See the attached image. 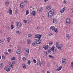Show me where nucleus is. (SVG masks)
Instances as JSON below:
<instances>
[{
  "instance_id": "f257e3e1",
  "label": "nucleus",
  "mask_w": 73,
  "mask_h": 73,
  "mask_svg": "<svg viewBox=\"0 0 73 73\" xmlns=\"http://www.w3.org/2000/svg\"><path fill=\"white\" fill-rule=\"evenodd\" d=\"M54 10L53 9H51L50 11L48 13V17H52V16L54 15Z\"/></svg>"
},
{
  "instance_id": "f03ea898",
  "label": "nucleus",
  "mask_w": 73,
  "mask_h": 73,
  "mask_svg": "<svg viewBox=\"0 0 73 73\" xmlns=\"http://www.w3.org/2000/svg\"><path fill=\"white\" fill-rule=\"evenodd\" d=\"M16 25L18 28H20L21 27H22V24L21 23L17 21L16 23Z\"/></svg>"
},
{
  "instance_id": "7ed1b4c3",
  "label": "nucleus",
  "mask_w": 73,
  "mask_h": 73,
  "mask_svg": "<svg viewBox=\"0 0 73 73\" xmlns=\"http://www.w3.org/2000/svg\"><path fill=\"white\" fill-rule=\"evenodd\" d=\"M35 38H38L39 40H40V38H41V37H42V34H38L35 35Z\"/></svg>"
},
{
  "instance_id": "20e7f679",
  "label": "nucleus",
  "mask_w": 73,
  "mask_h": 73,
  "mask_svg": "<svg viewBox=\"0 0 73 73\" xmlns=\"http://www.w3.org/2000/svg\"><path fill=\"white\" fill-rule=\"evenodd\" d=\"M62 62L63 64H65L66 62V60L65 58H63L62 60Z\"/></svg>"
},
{
  "instance_id": "39448f33",
  "label": "nucleus",
  "mask_w": 73,
  "mask_h": 73,
  "mask_svg": "<svg viewBox=\"0 0 73 73\" xmlns=\"http://www.w3.org/2000/svg\"><path fill=\"white\" fill-rule=\"evenodd\" d=\"M35 41L36 44H40L41 42V40L40 39L38 40L36 39Z\"/></svg>"
},
{
  "instance_id": "423d86ee",
  "label": "nucleus",
  "mask_w": 73,
  "mask_h": 73,
  "mask_svg": "<svg viewBox=\"0 0 73 73\" xmlns=\"http://www.w3.org/2000/svg\"><path fill=\"white\" fill-rule=\"evenodd\" d=\"M11 63H12V64L11 63L9 64V65H10V66H11V68H13V65L16 64V61H13Z\"/></svg>"
},
{
  "instance_id": "0eeeda50",
  "label": "nucleus",
  "mask_w": 73,
  "mask_h": 73,
  "mask_svg": "<svg viewBox=\"0 0 73 73\" xmlns=\"http://www.w3.org/2000/svg\"><path fill=\"white\" fill-rule=\"evenodd\" d=\"M54 46H53L51 48V50L52 51H53L54 52H57V49H54Z\"/></svg>"
},
{
  "instance_id": "6e6552de",
  "label": "nucleus",
  "mask_w": 73,
  "mask_h": 73,
  "mask_svg": "<svg viewBox=\"0 0 73 73\" xmlns=\"http://www.w3.org/2000/svg\"><path fill=\"white\" fill-rule=\"evenodd\" d=\"M4 69L7 71V72H9L11 70V68H7V66H5L4 68Z\"/></svg>"
},
{
  "instance_id": "1a4fd4ad",
  "label": "nucleus",
  "mask_w": 73,
  "mask_h": 73,
  "mask_svg": "<svg viewBox=\"0 0 73 73\" xmlns=\"http://www.w3.org/2000/svg\"><path fill=\"white\" fill-rule=\"evenodd\" d=\"M16 53L17 54H20L21 53V50L20 49H18Z\"/></svg>"
},
{
  "instance_id": "9d476101",
  "label": "nucleus",
  "mask_w": 73,
  "mask_h": 73,
  "mask_svg": "<svg viewBox=\"0 0 73 73\" xmlns=\"http://www.w3.org/2000/svg\"><path fill=\"white\" fill-rule=\"evenodd\" d=\"M66 22L67 24H69L70 23V20L68 18L66 20Z\"/></svg>"
},
{
  "instance_id": "9b49d317",
  "label": "nucleus",
  "mask_w": 73,
  "mask_h": 73,
  "mask_svg": "<svg viewBox=\"0 0 73 73\" xmlns=\"http://www.w3.org/2000/svg\"><path fill=\"white\" fill-rule=\"evenodd\" d=\"M43 47V48H44V49L45 50H47L48 48H49V46L48 45H47L46 46H44Z\"/></svg>"
},
{
  "instance_id": "f8f14e48",
  "label": "nucleus",
  "mask_w": 73,
  "mask_h": 73,
  "mask_svg": "<svg viewBox=\"0 0 73 73\" xmlns=\"http://www.w3.org/2000/svg\"><path fill=\"white\" fill-rule=\"evenodd\" d=\"M31 15L33 16H35L36 15V11H33L31 13Z\"/></svg>"
},
{
  "instance_id": "ddd939ff",
  "label": "nucleus",
  "mask_w": 73,
  "mask_h": 73,
  "mask_svg": "<svg viewBox=\"0 0 73 73\" xmlns=\"http://www.w3.org/2000/svg\"><path fill=\"white\" fill-rule=\"evenodd\" d=\"M20 7L23 8L24 7V3L23 2L21 3L20 5Z\"/></svg>"
},
{
  "instance_id": "4468645a",
  "label": "nucleus",
  "mask_w": 73,
  "mask_h": 73,
  "mask_svg": "<svg viewBox=\"0 0 73 73\" xmlns=\"http://www.w3.org/2000/svg\"><path fill=\"white\" fill-rule=\"evenodd\" d=\"M46 9H51V6H50V5H48L46 7Z\"/></svg>"
},
{
  "instance_id": "2eb2a0df",
  "label": "nucleus",
  "mask_w": 73,
  "mask_h": 73,
  "mask_svg": "<svg viewBox=\"0 0 73 73\" xmlns=\"http://www.w3.org/2000/svg\"><path fill=\"white\" fill-rule=\"evenodd\" d=\"M61 69H62V66H60L58 69H56L55 70L59 71V70H61Z\"/></svg>"
},
{
  "instance_id": "dca6fc26",
  "label": "nucleus",
  "mask_w": 73,
  "mask_h": 73,
  "mask_svg": "<svg viewBox=\"0 0 73 73\" xmlns=\"http://www.w3.org/2000/svg\"><path fill=\"white\" fill-rule=\"evenodd\" d=\"M55 27L54 26H52L50 28V29H52V31H54Z\"/></svg>"
},
{
  "instance_id": "f3484780",
  "label": "nucleus",
  "mask_w": 73,
  "mask_h": 73,
  "mask_svg": "<svg viewBox=\"0 0 73 73\" xmlns=\"http://www.w3.org/2000/svg\"><path fill=\"white\" fill-rule=\"evenodd\" d=\"M9 13L10 14V15H12V11L11 9L9 10Z\"/></svg>"
},
{
  "instance_id": "a211bd4d",
  "label": "nucleus",
  "mask_w": 73,
  "mask_h": 73,
  "mask_svg": "<svg viewBox=\"0 0 73 73\" xmlns=\"http://www.w3.org/2000/svg\"><path fill=\"white\" fill-rule=\"evenodd\" d=\"M37 43H36L35 42H34L33 43L32 45L33 46H36V45H37Z\"/></svg>"
},
{
  "instance_id": "6ab92c4d",
  "label": "nucleus",
  "mask_w": 73,
  "mask_h": 73,
  "mask_svg": "<svg viewBox=\"0 0 73 73\" xmlns=\"http://www.w3.org/2000/svg\"><path fill=\"white\" fill-rule=\"evenodd\" d=\"M56 46L57 48H58L59 50H61V46L59 45H58V46Z\"/></svg>"
},
{
  "instance_id": "aec40b11",
  "label": "nucleus",
  "mask_w": 73,
  "mask_h": 73,
  "mask_svg": "<svg viewBox=\"0 0 73 73\" xmlns=\"http://www.w3.org/2000/svg\"><path fill=\"white\" fill-rule=\"evenodd\" d=\"M3 63H2L0 64V68H1V69H2L3 68Z\"/></svg>"
},
{
  "instance_id": "412c9836",
  "label": "nucleus",
  "mask_w": 73,
  "mask_h": 73,
  "mask_svg": "<svg viewBox=\"0 0 73 73\" xmlns=\"http://www.w3.org/2000/svg\"><path fill=\"white\" fill-rule=\"evenodd\" d=\"M23 68L24 69H26V65L25 64H23Z\"/></svg>"
},
{
  "instance_id": "4be33fe9",
  "label": "nucleus",
  "mask_w": 73,
  "mask_h": 73,
  "mask_svg": "<svg viewBox=\"0 0 73 73\" xmlns=\"http://www.w3.org/2000/svg\"><path fill=\"white\" fill-rule=\"evenodd\" d=\"M54 31L56 33H57V32H58V29H55L54 30Z\"/></svg>"
},
{
  "instance_id": "5701e85b",
  "label": "nucleus",
  "mask_w": 73,
  "mask_h": 73,
  "mask_svg": "<svg viewBox=\"0 0 73 73\" xmlns=\"http://www.w3.org/2000/svg\"><path fill=\"white\" fill-rule=\"evenodd\" d=\"M41 65L42 66H44L45 65V62L42 61L41 62Z\"/></svg>"
},
{
  "instance_id": "b1692460",
  "label": "nucleus",
  "mask_w": 73,
  "mask_h": 73,
  "mask_svg": "<svg viewBox=\"0 0 73 73\" xmlns=\"http://www.w3.org/2000/svg\"><path fill=\"white\" fill-rule=\"evenodd\" d=\"M5 4L6 5H8L9 4V2L8 1H6L5 2Z\"/></svg>"
},
{
  "instance_id": "393cba45",
  "label": "nucleus",
  "mask_w": 73,
  "mask_h": 73,
  "mask_svg": "<svg viewBox=\"0 0 73 73\" xmlns=\"http://www.w3.org/2000/svg\"><path fill=\"white\" fill-rule=\"evenodd\" d=\"M39 11L40 12H41L42 11V7H41L39 9Z\"/></svg>"
},
{
  "instance_id": "a878e982",
  "label": "nucleus",
  "mask_w": 73,
  "mask_h": 73,
  "mask_svg": "<svg viewBox=\"0 0 73 73\" xmlns=\"http://www.w3.org/2000/svg\"><path fill=\"white\" fill-rule=\"evenodd\" d=\"M27 44H29L31 43V40L28 39L27 41Z\"/></svg>"
},
{
  "instance_id": "bb28decb",
  "label": "nucleus",
  "mask_w": 73,
  "mask_h": 73,
  "mask_svg": "<svg viewBox=\"0 0 73 73\" xmlns=\"http://www.w3.org/2000/svg\"><path fill=\"white\" fill-rule=\"evenodd\" d=\"M28 14H29V11H28V10H27L26 13V15H28Z\"/></svg>"
},
{
  "instance_id": "cd10ccee",
  "label": "nucleus",
  "mask_w": 73,
  "mask_h": 73,
  "mask_svg": "<svg viewBox=\"0 0 73 73\" xmlns=\"http://www.w3.org/2000/svg\"><path fill=\"white\" fill-rule=\"evenodd\" d=\"M56 21V19H53V23H54Z\"/></svg>"
},
{
  "instance_id": "c85d7f7f",
  "label": "nucleus",
  "mask_w": 73,
  "mask_h": 73,
  "mask_svg": "<svg viewBox=\"0 0 73 73\" xmlns=\"http://www.w3.org/2000/svg\"><path fill=\"white\" fill-rule=\"evenodd\" d=\"M17 33L18 34V35H20V31H16Z\"/></svg>"
},
{
  "instance_id": "c756f323",
  "label": "nucleus",
  "mask_w": 73,
  "mask_h": 73,
  "mask_svg": "<svg viewBox=\"0 0 73 73\" xmlns=\"http://www.w3.org/2000/svg\"><path fill=\"white\" fill-rule=\"evenodd\" d=\"M31 60H29L27 63L28 65H30L31 64Z\"/></svg>"
},
{
  "instance_id": "7c9ffc66",
  "label": "nucleus",
  "mask_w": 73,
  "mask_h": 73,
  "mask_svg": "<svg viewBox=\"0 0 73 73\" xmlns=\"http://www.w3.org/2000/svg\"><path fill=\"white\" fill-rule=\"evenodd\" d=\"M11 40V38H8L7 39V41L8 42H9Z\"/></svg>"
},
{
  "instance_id": "2f4dec72",
  "label": "nucleus",
  "mask_w": 73,
  "mask_h": 73,
  "mask_svg": "<svg viewBox=\"0 0 73 73\" xmlns=\"http://www.w3.org/2000/svg\"><path fill=\"white\" fill-rule=\"evenodd\" d=\"M53 44V42L52 41H50L49 43V45H52Z\"/></svg>"
},
{
  "instance_id": "473e14b6",
  "label": "nucleus",
  "mask_w": 73,
  "mask_h": 73,
  "mask_svg": "<svg viewBox=\"0 0 73 73\" xmlns=\"http://www.w3.org/2000/svg\"><path fill=\"white\" fill-rule=\"evenodd\" d=\"M66 37L68 38H69V37H70V36H69V35L68 34H67L66 35Z\"/></svg>"
},
{
  "instance_id": "72a5a7b5",
  "label": "nucleus",
  "mask_w": 73,
  "mask_h": 73,
  "mask_svg": "<svg viewBox=\"0 0 73 73\" xmlns=\"http://www.w3.org/2000/svg\"><path fill=\"white\" fill-rule=\"evenodd\" d=\"M3 42H4V41H3V40H0V43H1V44H3Z\"/></svg>"
},
{
  "instance_id": "f704fd0d",
  "label": "nucleus",
  "mask_w": 73,
  "mask_h": 73,
  "mask_svg": "<svg viewBox=\"0 0 73 73\" xmlns=\"http://www.w3.org/2000/svg\"><path fill=\"white\" fill-rule=\"evenodd\" d=\"M15 60V58L14 57H13L11 59V61H13V60Z\"/></svg>"
},
{
  "instance_id": "c9c22d12",
  "label": "nucleus",
  "mask_w": 73,
  "mask_h": 73,
  "mask_svg": "<svg viewBox=\"0 0 73 73\" xmlns=\"http://www.w3.org/2000/svg\"><path fill=\"white\" fill-rule=\"evenodd\" d=\"M41 28V27H36V29L37 30H38L39 29H40Z\"/></svg>"
},
{
  "instance_id": "e433bc0d",
  "label": "nucleus",
  "mask_w": 73,
  "mask_h": 73,
  "mask_svg": "<svg viewBox=\"0 0 73 73\" xmlns=\"http://www.w3.org/2000/svg\"><path fill=\"white\" fill-rule=\"evenodd\" d=\"M11 29H13V25H11Z\"/></svg>"
},
{
  "instance_id": "4c0bfd02",
  "label": "nucleus",
  "mask_w": 73,
  "mask_h": 73,
  "mask_svg": "<svg viewBox=\"0 0 73 73\" xmlns=\"http://www.w3.org/2000/svg\"><path fill=\"white\" fill-rule=\"evenodd\" d=\"M49 57H50V58H53V56H52V55H49Z\"/></svg>"
},
{
  "instance_id": "58836bf2",
  "label": "nucleus",
  "mask_w": 73,
  "mask_h": 73,
  "mask_svg": "<svg viewBox=\"0 0 73 73\" xmlns=\"http://www.w3.org/2000/svg\"><path fill=\"white\" fill-rule=\"evenodd\" d=\"M58 43H59V42H56V46H57V47L58 46Z\"/></svg>"
},
{
  "instance_id": "ea45409f",
  "label": "nucleus",
  "mask_w": 73,
  "mask_h": 73,
  "mask_svg": "<svg viewBox=\"0 0 73 73\" xmlns=\"http://www.w3.org/2000/svg\"><path fill=\"white\" fill-rule=\"evenodd\" d=\"M26 51L27 53H29V49H27L26 50Z\"/></svg>"
},
{
  "instance_id": "a19ab883",
  "label": "nucleus",
  "mask_w": 73,
  "mask_h": 73,
  "mask_svg": "<svg viewBox=\"0 0 73 73\" xmlns=\"http://www.w3.org/2000/svg\"><path fill=\"white\" fill-rule=\"evenodd\" d=\"M28 37H32V35L31 34H30L28 35Z\"/></svg>"
},
{
  "instance_id": "79ce46f5",
  "label": "nucleus",
  "mask_w": 73,
  "mask_h": 73,
  "mask_svg": "<svg viewBox=\"0 0 73 73\" xmlns=\"http://www.w3.org/2000/svg\"><path fill=\"white\" fill-rule=\"evenodd\" d=\"M47 52H48V53H50V52H51V50H48Z\"/></svg>"
},
{
  "instance_id": "37998d69",
  "label": "nucleus",
  "mask_w": 73,
  "mask_h": 73,
  "mask_svg": "<svg viewBox=\"0 0 73 73\" xmlns=\"http://www.w3.org/2000/svg\"><path fill=\"white\" fill-rule=\"evenodd\" d=\"M47 66L48 67H49V66H50V63H47Z\"/></svg>"
},
{
  "instance_id": "c03bdc74",
  "label": "nucleus",
  "mask_w": 73,
  "mask_h": 73,
  "mask_svg": "<svg viewBox=\"0 0 73 73\" xmlns=\"http://www.w3.org/2000/svg\"><path fill=\"white\" fill-rule=\"evenodd\" d=\"M33 61L34 63H36V62H37L36 60L35 59L33 60Z\"/></svg>"
},
{
  "instance_id": "a18cd8bd",
  "label": "nucleus",
  "mask_w": 73,
  "mask_h": 73,
  "mask_svg": "<svg viewBox=\"0 0 73 73\" xmlns=\"http://www.w3.org/2000/svg\"><path fill=\"white\" fill-rule=\"evenodd\" d=\"M71 66H72V67H73V62H72L71 64Z\"/></svg>"
},
{
  "instance_id": "49530a36",
  "label": "nucleus",
  "mask_w": 73,
  "mask_h": 73,
  "mask_svg": "<svg viewBox=\"0 0 73 73\" xmlns=\"http://www.w3.org/2000/svg\"><path fill=\"white\" fill-rule=\"evenodd\" d=\"M23 22L25 23H27V21L26 20H23Z\"/></svg>"
},
{
  "instance_id": "de8ad7c7",
  "label": "nucleus",
  "mask_w": 73,
  "mask_h": 73,
  "mask_svg": "<svg viewBox=\"0 0 73 73\" xmlns=\"http://www.w3.org/2000/svg\"><path fill=\"white\" fill-rule=\"evenodd\" d=\"M23 61H25V57H23Z\"/></svg>"
},
{
  "instance_id": "09e8293b",
  "label": "nucleus",
  "mask_w": 73,
  "mask_h": 73,
  "mask_svg": "<svg viewBox=\"0 0 73 73\" xmlns=\"http://www.w3.org/2000/svg\"><path fill=\"white\" fill-rule=\"evenodd\" d=\"M62 10H63L64 11H65V10H66V9H65V7H64L63 8Z\"/></svg>"
},
{
  "instance_id": "8fccbe9b",
  "label": "nucleus",
  "mask_w": 73,
  "mask_h": 73,
  "mask_svg": "<svg viewBox=\"0 0 73 73\" xmlns=\"http://www.w3.org/2000/svg\"><path fill=\"white\" fill-rule=\"evenodd\" d=\"M8 51L9 53H11V50L10 49H9L8 50Z\"/></svg>"
},
{
  "instance_id": "3c124183",
  "label": "nucleus",
  "mask_w": 73,
  "mask_h": 73,
  "mask_svg": "<svg viewBox=\"0 0 73 73\" xmlns=\"http://www.w3.org/2000/svg\"><path fill=\"white\" fill-rule=\"evenodd\" d=\"M5 54L6 55H7V54H8V52H5Z\"/></svg>"
},
{
  "instance_id": "603ef678",
  "label": "nucleus",
  "mask_w": 73,
  "mask_h": 73,
  "mask_svg": "<svg viewBox=\"0 0 73 73\" xmlns=\"http://www.w3.org/2000/svg\"><path fill=\"white\" fill-rule=\"evenodd\" d=\"M53 36V34H50L49 35V36Z\"/></svg>"
},
{
  "instance_id": "864d4df0",
  "label": "nucleus",
  "mask_w": 73,
  "mask_h": 73,
  "mask_svg": "<svg viewBox=\"0 0 73 73\" xmlns=\"http://www.w3.org/2000/svg\"><path fill=\"white\" fill-rule=\"evenodd\" d=\"M64 11L63 10H60V12L61 13H63V12H64Z\"/></svg>"
},
{
  "instance_id": "5fc2aeb1",
  "label": "nucleus",
  "mask_w": 73,
  "mask_h": 73,
  "mask_svg": "<svg viewBox=\"0 0 73 73\" xmlns=\"http://www.w3.org/2000/svg\"><path fill=\"white\" fill-rule=\"evenodd\" d=\"M71 11L72 13H73V9H72L71 10Z\"/></svg>"
},
{
  "instance_id": "6e6d98bb",
  "label": "nucleus",
  "mask_w": 73,
  "mask_h": 73,
  "mask_svg": "<svg viewBox=\"0 0 73 73\" xmlns=\"http://www.w3.org/2000/svg\"><path fill=\"white\" fill-rule=\"evenodd\" d=\"M24 3H27V1L26 0H24Z\"/></svg>"
},
{
  "instance_id": "4d7b16f0",
  "label": "nucleus",
  "mask_w": 73,
  "mask_h": 73,
  "mask_svg": "<svg viewBox=\"0 0 73 73\" xmlns=\"http://www.w3.org/2000/svg\"><path fill=\"white\" fill-rule=\"evenodd\" d=\"M2 58H4V59H5V56H4V55L3 56Z\"/></svg>"
},
{
  "instance_id": "13d9d810",
  "label": "nucleus",
  "mask_w": 73,
  "mask_h": 73,
  "mask_svg": "<svg viewBox=\"0 0 73 73\" xmlns=\"http://www.w3.org/2000/svg\"><path fill=\"white\" fill-rule=\"evenodd\" d=\"M17 11H18V10H16L15 11V12L16 13H17Z\"/></svg>"
},
{
  "instance_id": "bf43d9fd",
  "label": "nucleus",
  "mask_w": 73,
  "mask_h": 73,
  "mask_svg": "<svg viewBox=\"0 0 73 73\" xmlns=\"http://www.w3.org/2000/svg\"><path fill=\"white\" fill-rule=\"evenodd\" d=\"M39 65H40V66H41V63H40V62H39Z\"/></svg>"
},
{
  "instance_id": "052dcab7",
  "label": "nucleus",
  "mask_w": 73,
  "mask_h": 73,
  "mask_svg": "<svg viewBox=\"0 0 73 73\" xmlns=\"http://www.w3.org/2000/svg\"><path fill=\"white\" fill-rule=\"evenodd\" d=\"M66 3V1L65 0H64V3Z\"/></svg>"
},
{
  "instance_id": "680f3d73",
  "label": "nucleus",
  "mask_w": 73,
  "mask_h": 73,
  "mask_svg": "<svg viewBox=\"0 0 73 73\" xmlns=\"http://www.w3.org/2000/svg\"><path fill=\"white\" fill-rule=\"evenodd\" d=\"M48 0H44V1L45 2H46V1H48Z\"/></svg>"
},
{
  "instance_id": "e2e57ef3",
  "label": "nucleus",
  "mask_w": 73,
  "mask_h": 73,
  "mask_svg": "<svg viewBox=\"0 0 73 73\" xmlns=\"http://www.w3.org/2000/svg\"><path fill=\"white\" fill-rule=\"evenodd\" d=\"M38 62H37V63H36V65H38Z\"/></svg>"
},
{
  "instance_id": "0e129e2a",
  "label": "nucleus",
  "mask_w": 73,
  "mask_h": 73,
  "mask_svg": "<svg viewBox=\"0 0 73 73\" xmlns=\"http://www.w3.org/2000/svg\"><path fill=\"white\" fill-rule=\"evenodd\" d=\"M48 54V53H47V52H46V54Z\"/></svg>"
},
{
  "instance_id": "69168bd1",
  "label": "nucleus",
  "mask_w": 73,
  "mask_h": 73,
  "mask_svg": "<svg viewBox=\"0 0 73 73\" xmlns=\"http://www.w3.org/2000/svg\"><path fill=\"white\" fill-rule=\"evenodd\" d=\"M49 72V71H47V73H50Z\"/></svg>"
},
{
  "instance_id": "338daca9",
  "label": "nucleus",
  "mask_w": 73,
  "mask_h": 73,
  "mask_svg": "<svg viewBox=\"0 0 73 73\" xmlns=\"http://www.w3.org/2000/svg\"><path fill=\"white\" fill-rule=\"evenodd\" d=\"M0 32L1 33H2V31H1Z\"/></svg>"
},
{
  "instance_id": "774afa93",
  "label": "nucleus",
  "mask_w": 73,
  "mask_h": 73,
  "mask_svg": "<svg viewBox=\"0 0 73 73\" xmlns=\"http://www.w3.org/2000/svg\"><path fill=\"white\" fill-rule=\"evenodd\" d=\"M61 46H62V44H61Z\"/></svg>"
}]
</instances>
